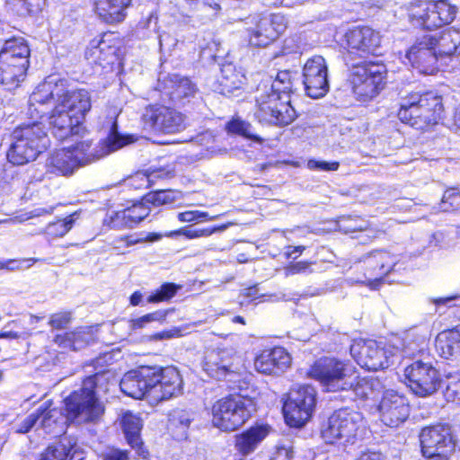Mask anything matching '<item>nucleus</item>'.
Masks as SVG:
<instances>
[{
	"mask_svg": "<svg viewBox=\"0 0 460 460\" xmlns=\"http://www.w3.org/2000/svg\"><path fill=\"white\" fill-rule=\"evenodd\" d=\"M180 330L178 329H171V330H163L161 332H155L153 334V339L155 340H168L174 337H179L181 335Z\"/></svg>",
	"mask_w": 460,
	"mask_h": 460,
	"instance_id": "nucleus-64",
	"label": "nucleus"
},
{
	"mask_svg": "<svg viewBox=\"0 0 460 460\" xmlns=\"http://www.w3.org/2000/svg\"><path fill=\"white\" fill-rule=\"evenodd\" d=\"M56 451L61 460H84V452L75 444L59 442L55 445Z\"/></svg>",
	"mask_w": 460,
	"mask_h": 460,
	"instance_id": "nucleus-46",
	"label": "nucleus"
},
{
	"mask_svg": "<svg viewBox=\"0 0 460 460\" xmlns=\"http://www.w3.org/2000/svg\"><path fill=\"white\" fill-rule=\"evenodd\" d=\"M408 22L423 31L440 29L437 0H412L405 7Z\"/></svg>",
	"mask_w": 460,
	"mask_h": 460,
	"instance_id": "nucleus-23",
	"label": "nucleus"
},
{
	"mask_svg": "<svg viewBox=\"0 0 460 460\" xmlns=\"http://www.w3.org/2000/svg\"><path fill=\"white\" fill-rule=\"evenodd\" d=\"M38 259L35 258H21V259H8L0 261V270L9 271L21 270L31 267Z\"/></svg>",
	"mask_w": 460,
	"mask_h": 460,
	"instance_id": "nucleus-52",
	"label": "nucleus"
},
{
	"mask_svg": "<svg viewBox=\"0 0 460 460\" xmlns=\"http://www.w3.org/2000/svg\"><path fill=\"white\" fill-rule=\"evenodd\" d=\"M93 16L106 25H118L128 17L133 0H88Z\"/></svg>",
	"mask_w": 460,
	"mask_h": 460,
	"instance_id": "nucleus-24",
	"label": "nucleus"
},
{
	"mask_svg": "<svg viewBox=\"0 0 460 460\" xmlns=\"http://www.w3.org/2000/svg\"><path fill=\"white\" fill-rule=\"evenodd\" d=\"M245 75L232 64H225L221 67V74L217 79L218 92L229 96L234 91L240 90L245 84Z\"/></svg>",
	"mask_w": 460,
	"mask_h": 460,
	"instance_id": "nucleus-33",
	"label": "nucleus"
},
{
	"mask_svg": "<svg viewBox=\"0 0 460 460\" xmlns=\"http://www.w3.org/2000/svg\"><path fill=\"white\" fill-rule=\"evenodd\" d=\"M133 142L130 135H122L118 131L117 122L111 126L110 131L104 139V145L108 152L117 151Z\"/></svg>",
	"mask_w": 460,
	"mask_h": 460,
	"instance_id": "nucleus-41",
	"label": "nucleus"
},
{
	"mask_svg": "<svg viewBox=\"0 0 460 460\" xmlns=\"http://www.w3.org/2000/svg\"><path fill=\"white\" fill-rule=\"evenodd\" d=\"M121 391L141 400L154 394L155 402H163L182 394L183 379L174 366H139L127 372L120 381Z\"/></svg>",
	"mask_w": 460,
	"mask_h": 460,
	"instance_id": "nucleus-3",
	"label": "nucleus"
},
{
	"mask_svg": "<svg viewBox=\"0 0 460 460\" xmlns=\"http://www.w3.org/2000/svg\"><path fill=\"white\" fill-rule=\"evenodd\" d=\"M404 379L410 389L421 397L436 393L441 381L438 370L430 362L420 359L404 368Z\"/></svg>",
	"mask_w": 460,
	"mask_h": 460,
	"instance_id": "nucleus-16",
	"label": "nucleus"
},
{
	"mask_svg": "<svg viewBox=\"0 0 460 460\" xmlns=\"http://www.w3.org/2000/svg\"><path fill=\"white\" fill-rule=\"evenodd\" d=\"M255 103L259 119L273 126H288L298 117L291 104V97L288 95L261 93L256 96Z\"/></svg>",
	"mask_w": 460,
	"mask_h": 460,
	"instance_id": "nucleus-13",
	"label": "nucleus"
},
{
	"mask_svg": "<svg viewBox=\"0 0 460 460\" xmlns=\"http://www.w3.org/2000/svg\"><path fill=\"white\" fill-rule=\"evenodd\" d=\"M294 450L290 444L279 443L271 450L269 460H291Z\"/></svg>",
	"mask_w": 460,
	"mask_h": 460,
	"instance_id": "nucleus-54",
	"label": "nucleus"
},
{
	"mask_svg": "<svg viewBox=\"0 0 460 460\" xmlns=\"http://www.w3.org/2000/svg\"><path fill=\"white\" fill-rule=\"evenodd\" d=\"M129 185L134 189H147L150 188V180L145 171L137 172L129 179Z\"/></svg>",
	"mask_w": 460,
	"mask_h": 460,
	"instance_id": "nucleus-57",
	"label": "nucleus"
},
{
	"mask_svg": "<svg viewBox=\"0 0 460 460\" xmlns=\"http://www.w3.org/2000/svg\"><path fill=\"white\" fill-rule=\"evenodd\" d=\"M269 424H254L234 436V448L246 456L253 453L270 432Z\"/></svg>",
	"mask_w": 460,
	"mask_h": 460,
	"instance_id": "nucleus-27",
	"label": "nucleus"
},
{
	"mask_svg": "<svg viewBox=\"0 0 460 460\" xmlns=\"http://www.w3.org/2000/svg\"><path fill=\"white\" fill-rule=\"evenodd\" d=\"M92 107V96L87 89L72 87L64 80L40 83L29 99V120L12 130L8 161L23 165L49 149L50 139L44 125L45 118L49 119L52 135L59 141L84 137L88 133L85 119Z\"/></svg>",
	"mask_w": 460,
	"mask_h": 460,
	"instance_id": "nucleus-1",
	"label": "nucleus"
},
{
	"mask_svg": "<svg viewBox=\"0 0 460 460\" xmlns=\"http://www.w3.org/2000/svg\"><path fill=\"white\" fill-rule=\"evenodd\" d=\"M421 456L429 460H449L456 449L452 428L437 422L423 427L419 433Z\"/></svg>",
	"mask_w": 460,
	"mask_h": 460,
	"instance_id": "nucleus-12",
	"label": "nucleus"
},
{
	"mask_svg": "<svg viewBox=\"0 0 460 460\" xmlns=\"http://www.w3.org/2000/svg\"><path fill=\"white\" fill-rule=\"evenodd\" d=\"M40 412L36 413V411H34L22 421V423L15 429V432L18 434L28 433L34 427V425L37 423V421L40 420Z\"/></svg>",
	"mask_w": 460,
	"mask_h": 460,
	"instance_id": "nucleus-58",
	"label": "nucleus"
},
{
	"mask_svg": "<svg viewBox=\"0 0 460 460\" xmlns=\"http://www.w3.org/2000/svg\"><path fill=\"white\" fill-rule=\"evenodd\" d=\"M293 79L291 72L282 70L278 72L275 80L270 87L264 91V93H279V96H290L293 93Z\"/></svg>",
	"mask_w": 460,
	"mask_h": 460,
	"instance_id": "nucleus-40",
	"label": "nucleus"
},
{
	"mask_svg": "<svg viewBox=\"0 0 460 460\" xmlns=\"http://www.w3.org/2000/svg\"><path fill=\"white\" fill-rule=\"evenodd\" d=\"M312 167L324 172L337 171L340 167V163L338 161H313Z\"/></svg>",
	"mask_w": 460,
	"mask_h": 460,
	"instance_id": "nucleus-63",
	"label": "nucleus"
},
{
	"mask_svg": "<svg viewBox=\"0 0 460 460\" xmlns=\"http://www.w3.org/2000/svg\"><path fill=\"white\" fill-rule=\"evenodd\" d=\"M92 145V140H84L76 142L69 148L76 157H79L78 155H82V157H84L90 154Z\"/></svg>",
	"mask_w": 460,
	"mask_h": 460,
	"instance_id": "nucleus-60",
	"label": "nucleus"
},
{
	"mask_svg": "<svg viewBox=\"0 0 460 460\" xmlns=\"http://www.w3.org/2000/svg\"><path fill=\"white\" fill-rule=\"evenodd\" d=\"M439 208L443 212L453 213L460 210V190L449 187L443 193Z\"/></svg>",
	"mask_w": 460,
	"mask_h": 460,
	"instance_id": "nucleus-43",
	"label": "nucleus"
},
{
	"mask_svg": "<svg viewBox=\"0 0 460 460\" xmlns=\"http://www.w3.org/2000/svg\"><path fill=\"white\" fill-rule=\"evenodd\" d=\"M437 9L440 28L451 24L458 13V7L448 0H437Z\"/></svg>",
	"mask_w": 460,
	"mask_h": 460,
	"instance_id": "nucleus-44",
	"label": "nucleus"
},
{
	"mask_svg": "<svg viewBox=\"0 0 460 460\" xmlns=\"http://www.w3.org/2000/svg\"><path fill=\"white\" fill-rule=\"evenodd\" d=\"M349 352L354 360L368 371H377L387 367V351L374 340L354 339Z\"/></svg>",
	"mask_w": 460,
	"mask_h": 460,
	"instance_id": "nucleus-18",
	"label": "nucleus"
},
{
	"mask_svg": "<svg viewBox=\"0 0 460 460\" xmlns=\"http://www.w3.org/2000/svg\"><path fill=\"white\" fill-rule=\"evenodd\" d=\"M378 409L382 422L391 428L400 426L410 415L407 398L394 390L384 393Z\"/></svg>",
	"mask_w": 460,
	"mask_h": 460,
	"instance_id": "nucleus-22",
	"label": "nucleus"
},
{
	"mask_svg": "<svg viewBox=\"0 0 460 460\" xmlns=\"http://www.w3.org/2000/svg\"><path fill=\"white\" fill-rule=\"evenodd\" d=\"M72 321V313L70 311H62L51 314L48 324L55 330L66 329Z\"/></svg>",
	"mask_w": 460,
	"mask_h": 460,
	"instance_id": "nucleus-53",
	"label": "nucleus"
},
{
	"mask_svg": "<svg viewBox=\"0 0 460 460\" xmlns=\"http://www.w3.org/2000/svg\"><path fill=\"white\" fill-rule=\"evenodd\" d=\"M150 186L159 180L171 179L174 176L173 171L165 167H150L146 170Z\"/></svg>",
	"mask_w": 460,
	"mask_h": 460,
	"instance_id": "nucleus-56",
	"label": "nucleus"
},
{
	"mask_svg": "<svg viewBox=\"0 0 460 460\" xmlns=\"http://www.w3.org/2000/svg\"><path fill=\"white\" fill-rule=\"evenodd\" d=\"M80 157L73 155L70 148H61L55 150L49 159V166L52 172L69 175L73 173L77 166Z\"/></svg>",
	"mask_w": 460,
	"mask_h": 460,
	"instance_id": "nucleus-35",
	"label": "nucleus"
},
{
	"mask_svg": "<svg viewBox=\"0 0 460 460\" xmlns=\"http://www.w3.org/2000/svg\"><path fill=\"white\" fill-rule=\"evenodd\" d=\"M102 460H128V452L119 448H111L102 456Z\"/></svg>",
	"mask_w": 460,
	"mask_h": 460,
	"instance_id": "nucleus-62",
	"label": "nucleus"
},
{
	"mask_svg": "<svg viewBox=\"0 0 460 460\" xmlns=\"http://www.w3.org/2000/svg\"><path fill=\"white\" fill-rule=\"evenodd\" d=\"M362 416L349 408H341L332 412L321 429L323 439L328 444L343 440L352 443L357 438Z\"/></svg>",
	"mask_w": 460,
	"mask_h": 460,
	"instance_id": "nucleus-15",
	"label": "nucleus"
},
{
	"mask_svg": "<svg viewBox=\"0 0 460 460\" xmlns=\"http://www.w3.org/2000/svg\"><path fill=\"white\" fill-rule=\"evenodd\" d=\"M121 428L128 445L138 457L150 456L148 447L142 438L143 421L140 417L128 411L122 415Z\"/></svg>",
	"mask_w": 460,
	"mask_h": 460,
	"instance_id": "nucleus-26",
	"label": "nucleus"
},
{
	"mask_svg": "<svg viewBox=\"0 0 460 460\" xmlns=\"http://www.w3.org/2000/svg\"><path fill=\"white\" fill-rule=\"evenodd\" d=\"M428 42L433 45L438 56L454 57L460 55V32L456 30L447 29L438 36L427 34Z\"/></svg>",
	"mask_w": 460,
	"mask_h": 460,
	"instance_id": "nucleus-32",
	"label": "nucleus"
},
{
	"mask_svg": "<svg viewBox=\"0 0 460 460\" xmlns=\"http://www.w3.org/2000/svg\"><path fill=\"white\" fill-rule=\"evenodd\" d=\"M123 39L118 32L107 31L93 39L85 50V58L104 73H121L124 66Z\"/></svg>",
	"mask_w": 460,
	"mask_h": 460,
	"instance_id": "nucleus-11",
	"label": "nucleus"
},
{
	"mask_svg": "<svg viewBox=\"0 0 460 460\" xmlns=\"http://www.w3.org/2000/svg\"><path fill=\"white\" fill-rule=\"evenodd\" d=\"M145 197L146 201L154 206L172 204L175 201V195L172 190H151Z\"/></svg>",
	"mask_w": 460,
	"mask_h": 460,
	"instance_id": "nucleus-50",
	"label": "nucleus"
},
{
	"mask_svg": "<svg viewBox=\"0 0 460 460\" xmlns=\"http://www.w3.org/2000/svg\"><path fill=\"white\" fill-rule=\"evenodd\" d=\"M6 4L18 11L36 14L42 11L46 0H5Z\"/></svg>",
	"mask_w": 460,
	"mask_h": 460,
	"instance_id": "nucleus-48",
	"label": "nucleus"
},
{
	"mask_svg": "<svg viewBox=\"0 0 460 460\" xmlns=\"http://www.w3.org/2000/svg\"><path fill=\"white\" fill-rule=\"evenodd\" d=\"M216 217L210 216L207 211L186 210L177 214V219L181 223L199 224L212 221Z\"/></svg>",
	"mask_w": 460,
	"mask_h": 460,
	"instance_id": "nucleus-49",
	"label": "nucleus"
},
{
	"mask_svg": "<svg viewBox=\"0 0 460 460\" xmlns=\"http://www.w3.org/2000/svg\"><path fill=\"white\" fill-rule=\"evenodd\" d=\"M141 120L152 131L172 133L182 126L183 115L162 103H151L145 107Z\"/></svg>",
	"mask_w": 460,
	"mask_h": 460,
	"instance_id": "nucleus-17",
	"label": "nucleus"
},
{
	"mask_svg": "<svg viewBox=\"0 0 460 460\" xmlns=\"http://www.w3.org/2000/svg\"><path fill=\"white\" fill-rule=\"evenodd\" d=\"M398 263L396 255L387 250H375L364 255L350 267L352 281L376 289L394 271Z\"/></svg>",
	"mask_w": 460,
	"mask_h": 460,
	"instance_id": "nucleus-9",
	"label": "nucleus"
},
{
	"mask_svg": "<svg viewBox=\"0 0 460 460\" xmlns=\"http://www.w3.org/2000/svg\"><path fill=\"white\" fill-rule=\"evenodd\" d=\"M340 47L351 60H368L382 56V35L369 25L348 28L341 38Z\"/></svg>",
	"mask_w": 460,
	"mask_h": 460,
	"instance_id": "nucleus-10",
	"label": "nucleus"
},
{
	"mask_svg": "<svg viewBox=\"0 0 460 460\" xmlns=\"http://www.w3.org/2000/svg\"><path fill=\"white\" fill-rule=\"evenodd\" d=\"M164 91L172 102L194 96L196 84L187 76L169 74L164 79Z\"/></svg>",
	"mask_w": 460,
	"mask_h": 460,
	"instance_id": "nucleus-30",
	"label": "nucleus"
},
{
	"mask_svg": "<svg viewBox=\"0 0 460 460\" xmlns=\"http://www.w3.org/2000/svg\"><path fill=\"white\" fill-rule=\"evenodd\" d=\"M82 209L75 210L65 217L57 218L49 222L44 230L49 239H58L66 235L80 219Z\"/></svg>",
	"mask_w": 460,
	"mask_h": 460,
	"instance_id": "nucleus-36",
	"label": "nucleus"
},
{
	"mask_svg": "<svg viewBox=\"0 0 460 460\" xmlns=\"http://www.w3.org/2000/svg\"><path fill=\"white\" fill-rule=\"evenodd\" d=\"M444 113L441 95L430 90L411 91L400 97L396 117L402 124L425 133L441 122Z\"/></svg>",
	"mask_w": 460,
	"mask_h": 460,
	"instance_id": "nucleus-4",
	"label": "nucleus"
},
{
	"mask_svg": "<svg viewBox=\"0 0 460 460\" xmlns=\"http://www.w3.org/2000/svg\"><path fill=\"white\" fill-rule=\"evenodd\" d=\"M115 242L118 243V247L127 248L143 243V239L135 234H129L118 237Z\"/></svg>",
	"mask_w": 460,
	"mask_h": 460,
	"instance_id": "nucleus-61",
	"label": "nucleus"
},
{
	"mask_svg": "<svg viewBox=\"0 0 460 460\" xmlns=\"http://www.w3.org/2000/svg\"><path fill=\"white\" fill-rule=\"evenodd\" d=\"M435 348L439 356L446 359L460 353V328L439 332L435 339Z\"/></svg>",
	"mask_w": 460,
	"mask_h": 460,
	"instance_id": "nucleus-34",
	"label": "nucleus"
},
{
	"mask_svg": "<svg viewBox=\"0 0 460 460\" xmlns=\"http://www.w3.org/2000/svg\"><path fill=\"white\" fill-rule=\"evenodd\" d=\"M355 373L356 369L349 362L336 357L323 356L314 361L307 376L317 381L327 392L352 389L359 399L367 400L372 391L371 384L367 378L359 376L352 382Z\"/></svg>",
	"mask_w": 460,
	"mask_h": 460,
	"instance_id": "nucleus-5",
	"label": "nucleus"
},
{
	"mask_svg": "<svg viewBox=\"0 0 460 460\" xmlns=\"http://www.w3.org/2000/svg\"><path fill=\"white\" fill-rule=\"evenodd\" d=\"M226 228V225L209 226L201 228H193L191 225H186L175 230L166 231L164 234L148 233L145 237H140L144 242H156L163 236L167 238H176L180 235L184 236L188 240L207 238L215 233L222 232Z\"/></svg>",
	"mask_w": 460,
	"mask_h": 460,
	"instance_id": "nucleus-28",
	"label": "nucleus"
},
{
	"mask_svg": "<svg viewBox=\"0 0 460 460\" xmlns=\"http://www.w3.org/2000/svg\"><path fill=\"white\" fill-rule=\"evenodd\" d=\"M179 286L172 282H164L146 297L149 304H159L171 300L177 293Z\"/></svg>",
	"mask_w": 460,
	"mask_h": 460,
	"instance_id": "nucleus-42",
	"label": "nucleus"
},
{
	"mask_svg": "<svg viewBox=\"0 0 460 460\" xmlns=\"http://www.w3.org/2000/svg\"><path fill=\"white\" fill-rule=\"evenodd\" d=\"M94 340L91 328L81 326L56 334L53 341L59 348L76 351L89 346Z\"/></svg>",
	"mask_w": 460,
	"mask_h": 460,
	"instance_id": "nucleus-29",
	"label": "nucleus"
},
{
	"mask_svg": "<svg viewBox=\"0 0 460 460\" xmlns=\"http://www.w3.org/2000/svg\"><path fill=\"white\" fill-rule=\"evenodd\" d=\"M51 406L52 402L50 400H48L35 410L36 413L40 412V419H41V427L44 429H48L49 430L53 424H56V416L59 412L58 408H52Z\"/></svg>",
	"mask_w": 460,
	"mask_h": 460,
	"instance_id": "nucleus-47",
	"label": "nucleus"
},
{
	"mask_svg": "<svg viewBox=\"0 0 460 460\" xmlns=\"http://www.w3.org/2000/svg\"><path fill=\"white\" fill-rule=\"evenodd\" d=\"M388 70L385 63L378 58L360 60L352 64L349 83L358 102L368 103L386 87Z\"/></svg>",
	"mask_w": 460,
	"mask_h": 460,
	"instance_id": "nucleus-7",
	"label": "nucleus"
},
{
	"mask_svg": "<svg viewBox=\"0 0 460 460\" xmlns=\"http://www.w3.org/2000/svg\"><path fill=\"white\" fill-rule=\"evenodd\" d=\"M287 27V20L280 13H271L261 17L255 28L247 30L248 42L256 48L267 47L278 40L285 32Z\"/></svg>",
	"mask_w": 460,
	"mask_h": 460,
	"instance_id": "nucleus-20",
	"label": "nucleus"
},
{
	"mask_svg": "<svg viewBox=\"0 0 460 460\" xmlns=\"http://www.w3.org/2000/svg\"><path fill=\"white\" fill-rule=\"evenodd\" d=\"M314 264L311 261H288L284 267H283V274L286 278L298 275V274H304L307 272H311V267Z\"/></svg>",
	"mask_w": 460,
	"mask_h": 460,
	"instance_id": "nucleus-51",
	"label": "nucleus"
},
{
	"mask_svg": "<svg viewBox=\"0 0 460 460\" xmlns=\"http://www.w3.org/2000/svg\"><path fill=\"white\" fill-rule=\"evenodd\" d=\"M169 314V310L159 309L152 313L146 314L140 317L131 319L129 326L132 330L145 328L147 323L153 322L164 323Z\"/></svg>",
	"mask_w": 460,
	"mask_h": 460,
	"instance_id": "nucleus-45",
	"label": "nucleus"
},
{
	"mask_svg": "<svg viewBox=\"0 0 460 460\" xmlns=\"http://www.w3.org/2000/svg\"><path fill=\"white\" fill-rule=\"evenodd\" d=\"M151 213V208L144 202H136L131 206L115 212L111 217L113 227L133 228L140 224Z\"/></svg>",
	"mask_w": 460,
	"mask_h": 460,
	"instance_id": "nucleus-31",
	"label": "nucleus"
},
{
	"mask_svg": "<svg viewBox=\"0 0 460 460\" xmlns=\"http://www.w3.org/2000/svg\"><path fill=\"white\" fill-rule=\"evenodd\" d=\"M291 356L282 346H266L254 356L253 366L258 373L276 376L286 371L291 364Z\"/></svg>",
	"mask_w": 460,
	"mask_h": 460,
	"instance_id": "nucleus-21",
	"label": "nucleus"
},
{
	"mask_svg": "<svg viewBox=\"0 0 460 460\" xmlns=\"http://www.w3.org/2000/svg\"><path fill=\"white\" fill-rule=\"evenodd\" d=\"M226 130L229 134L241 136L246 139L252 140L261 144L263 138L252 132V124L240 118L233 117L225 126Z\"/></svg>",
	"mask_w": 460,
	"mask_h": 460,
	"instance_id": "nucleus-38",
	"label": "nucleus"
},
{
	"mask_svg": "<svg viewBox=\"0 0 460 460\" xmlns=\"http://www.w3.org/2000/svg\"><path fill=\"white\" fill-rule=\"evenodd\" d=\"M445 396L447 401L460 404V376L449 380L446 387Z\"/></svg>",
	"mask_w": 460,
	"mask_h": 460,
	"instance_id": "nucleus-55",
	"label": "nucleus"
},
{
	"mask_svg": "<svg viewBox=\"0 0 460 460\" xmlns=\"http://www.w3.org/2000/svg\"><path fill=\"white\" fill-rule=\"evenodd\" d=\"M306 249V245H287L284 247L283 257L288 261H296Z\"/></svg>",
	"mask_w": 460,
	"mask_h": 460,
	"instance_id": "nucleus-59",
	"label": "nucleus"
},
{
	"mask_svg": "<svg viewBox=\"0 0 460 460\" xmlns=\"http://www.w3.org/2000/svg\"><path fill=\"white\" fill-rule=\"evenodd\" d=\"M303 84L306 94L313 99L328 93V66L322 56L315 55L306 60L303 66Z\"/></svg>",
	"mask_w": 460,
	"mask_h": 460,
	"instance_id": "nucleus-19",
	"label": "nucleus"
},
{
	"mask_svg": "<svg viewBox=\"0 0 460 460\" xmlns=\"http://www.w3.org/2000/svg\"><path fill=\"white\" fill-rule=\"evenodd\" d=\"M31 48L22 37L4 40L0 49V84L13 92L26 80L31 66Z\"/></svg>",
	"mask_w": 460,
	"mask_h": 460,
	"instance_id": "nucleus-6",
	"label": "nucleus"
},
{
	"mask_svg": "<svg viewBox=\"0 0 460 460\" xmlns=\"http://www.w3.org/2000/svg\"><path fill=\"white\" fill-rule=\"evenodd\" d=\"M256 411L254 399L240 394H229L211 406V423L224 432L239 429Z\"/></svg>",
	"mask_w": 460,
	"mask_h": 460,
	"instance_id": "nucleus-8",
	"label": "nucleus"
},
{
	"mask_svg": "<svg viewBox=\"0 0 460 460\" xmlns=\"http://www.w3.org/2000/svg\"><path fill=\"white\" fill-rule=\"evenodd\" d=\"M203 367L210 377L217 380L224 379L234 372L233 365L226 363L224 358L218 357L209 356L204 361Z\"/></svg>",
	"mask_w": 460,
	"mask_h": 460,
	"instance_id": "nucleus-39",
	"label": "nucleus"
},
{
	"mask_svg": "<svg viewBox=\"0 0 460 460\" xmlns=\"http://www.w3.org/2000/svg\"><path fill=\"white\" fill-rule=\"evenodd\" d=\"M428 35L420 39L408 49L406 58L421 74L431 75L438 70V54L433 47L428 42Z\"/></svg>",
	"mask_w": 460,
	"mask_h": 460,
	"instance_id": "nucleus-25",
	"label": "nucleus"
},
{
	"mask_svg": "<svg viewBox=\"0 0 460 460\" xmlns=\"http://www.w3.org/2000/svg\"><path fill=\"white\" fill-rule=\"evenodd\" d=\"M106 354L91 360L94 373L82 379L80 388L72 391L63 400V415L68 423H90L98 420L105 411L99 396L106 393L112 373L108 366H102Z\"/></svg>",
	"mask_w": 460,
	"mask_h": 460,
	"instance_id": "nucleus-2",
	"label": "nucleus"
},
{
	"mask_svg": "<svg viewBox=\"0 0 460 460\" xmlns=\"http://www.w3.org/2000/svg\"><path fill=\"white\" fill-rule=\"evenodd\" d=\"M340 232L357 237V234L367 231L369 228L368 222L359 216H341L337 222Z\"/></svg>",
	"mask_w": 460,
	"mask_h": 460,
	"instance_id": "nucleus-37",
	"label": "nucleus"
},
{
	"mask_svg": "<svg viewBox=\"0 0 460 460\" xmlns=\"http://www.w3.org/2000/svg\"><path fill=\"white\" fill-rule=\"evenodd\" d=\"M316 404V391L310 385H300L288 393L283 414L289 427L301 428L312 417Z\"/></svg>",
	"mask_w": 460,
	"mask_h": 460,
	"instance_id": "nucleus-14",
	"label": "nucleus"
}]
</instances>
